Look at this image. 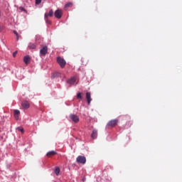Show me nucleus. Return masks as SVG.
<instances>
[{
	"instance_id": "1",
	"label": "nucleus",
	"mask_w": 182,
	"mask_h": 182,
	"mask_svg": "<svg viewBox=\"0 0 182 182\" xmlns=\"http://www.w3.org/2000/svg\"><path fill=\"white\" fill-rule=\"evenodd\" d=\"M57 63L60 66V68H62V69L66 66V60H65V59L62 58L61 57L57 58Z\"/></svg>"
},
{
	"instance_id": "2",
	"label": "nucleus",
	"mask_w": 182,
	"mask_h": 182,
	"mask_svg": "<svg viewBox=\"0 0 182 182\" xmlns=\"http://www.w3.org/2000/svg\"><path fill=\"white\" fill-rule=\"evenodd\" d=\"M118 123H119V120L112 119L107 123V126L108 127H116V126H117Z\"/></svg>"
},
{
	"instance_id": "3",
	"label": "nucleus",
	"mask_w": 182,
	"mask_h": 182,
	"mask_svg": "<svg viewBox=\"0 0 182 182\" xmlns=\"http://www.w3.org/2000/svg\"><path fill=\"white\" fill-rule=\"evenodd\" d=\"M76 161L80 164H86V157L83 156H78L76 159Z\"/></svg>"
},
{
	"instance_id": "4",
	"label": "nucleus",
	"mask_w": 182,
	"mask_h": 182,
	"mask_svg": "<svg viewBox=\"0 0 182 182\" xmlns=\"http://www.w3.org/2000/svg\"><path fill=\"white\" fill-rule=\"evenodd\" d=\"M63 14V13L62 12V10L58 9L55 11L54 16L55 18H57V19H60V18H62Z\"/></svg>"
},
{
	"instance_id": "5",
	"label": "nucleus",
	"mask_w": 182,
	"mask_h": 182,
	"mask_svg": "<svg viewBox=\"0 0 182 182\" xmlns=\"http://www.w3.org/2000/svg\"><path fill=\"white\" fill-rule=\"evenodd\" d=\"M46 53H48V46H44L41 50H40V55L42 56H46Z\"/></svg>"
},
{
	"instance_id": "6",
	"label": "nucleus",
	"mask_w": 182,
	"mask_h": 182,
	"mask_svg": "<svg viewBox=\"0 0 182 182\" xmlns=\"http://www.w3.org/2000/svg\"><path fill=\"white\" fill-rule=\"evenodd\" d=\"M21 105L23 109H29V107H31V105L28 101H23Z\"/></svg>"
},
{
	"instance_id": "7",
	"label": "nucleus",
	"mask_w": 182,
	"mask_h": 182,
	"mask_svg": "<svg viewBox=\"0 0 182 182\" xmlns=\"http://www.w3.org/2000/svg\"><path fill=\"white\" fill-rule=\"evenodd\" d=\"M70 117L71 120H73V122H74L75 123H77L79 122V117H77V115L71 114Z\"/></svg>"
},
{
	"instance_id": "8",
	"label": "nucleus",
	"mask_w": 182,
	"mask_h": 182,
	"mask_svg": "<svg viewBox=\"0 0 182 182\" xmlns=\"http://www.w3.org/2000/svg\"><path fill=\"white\" fill-rule=\"evenodd\" d=\"M53 16V10L50 9L48 13H46L44 17L46 18H52Z\"/></svg>"
},
{
	"instance_id": "9",
	"label": "nucleus",
	"mask_w": 182,
	"mask_h": 182,
	"mask_svg": "<svg viewBox=\"0 0 182 182\" xmlns=\"http://www.w3.org/2000/svg\"><path fill=\"white\" fill-rule=\"evenodd\" d=\"M14 117L16 120H19V114H21V112L18 109H15L14 111Z\"/></svg>"
},
{
	"instance_id": "10",
	"label": "nucleus",
	"mask_w": 182,
	"mask_h": 182,
	"mask_svg": "<svg viewBox=\"0 0 182 182\" xmlns=\"http://www.w3.org/2000/svg\"><path fill=\"white\" fill-rule=\"evenodd\" d=\"M23 62L26 65H29L31 63V57L29 55H26L23 58Z\"/></svg>"
},
{
	"instance_id": "11",
	"label": "nucleus",
	"mask_w": 182,
	"mask_h": 182,
	"mask_svg": "<svg viewBox=\"0 0 182 182\" xmlns=\"http://www.w3.org/2000/svg\"><path fill=\"white\" fill-rule=\"evenodd\" d=\"M56 154H58V153H56V151H50L47 153L46 156L47 157H53V156H56Z\"/></svg>"
},
{
	"instance_id": "12",
	"label": "nucleus",
	"mask_w": 182,
	"mask_h": 182,
	"mask_svg": "<svg viewBox=\"0 0 182 182\" xmlns=\"http://www.w3.org/2000/svg\"><path fill=\"white\" fill-rule=\"evenodd\" d=\"M86 99L88 105H90V102H92L90 92L86 93Z\"/></svg>"
},
{
	"instance_id": "13",
	"label": "nucleus",
	"mask_w": 182,
	"mask_h": 182,
	"mask_svg": "<svg viewBox=\"0 0 182 182\" xmlns=\"http://www.w3.org/2000/svg\"><path fill=\"white\" fill-rule=\"evenodd\" d=\"M91 137H92V139H97V130H96V129L92 130Z\"/></svg>"
},
{
	"instance_id": "14",
	"label": "nucleus",
	"mask_w": 182,
	"mask_h": 182,
	"mask_svg": "<svg viewBox=\"0 0 182 182\" xmlns=\"http://www.w3.org/2000/svg\"><path fill=\"white\" fill-rule=\"evenodd\" d=\"M75 82H76V77H73L72 78L68 80V83H69V85H75Z\"/></svg>"
},
{
	"instance_id": "15",
	"label": "nucleus",
	"mask_w": 182,
	"mask_h": 182,
	"mask_svg": "<svg viewBox=\"0 0 182 182\" xmlns=\"http://www.w3.org/2000/svg\"><path fill=\"white\" fill-rule=\"evenodd\" d=\"M72 6H73V3L68 2L65 5V9H68V8H72Z\"/></svg>"
},
{
	"instance_id": "16",
	"label": "nucleus",
	"mask_w": 182,
	"mask_h": 182,
	"mask_svg": "<svg viewBox=\"0 0 182 182\" xmlns=\"http://www.w3.org/2000/svg\"><path fill=\"white\" fill-rule=\"evenodd\" d=\"M28 48H30V49H36V45L35 43H30L28 44Z\"/></svg>"
},
{
	"instance_id": "17",
	"label": "nucleus",
	"mask_w": 182,
	"mask_h": 182,
	"mask_svg": "<svg viewBox=\"0 0 182 182\" xmlns=\"http://www.w3.org/2000/svg\"><path fill=\"white\" fill-rule=\"evenodd\" d=\"M54 173L56 176H59V173H60V168L59 167H55Z\"/></svg>"
},
{
	"instance_id": "18",
	"label": "nucleus",
	"mask_w": 182,
	"mask_h": 182,
	"mask_svg": "<svg viewBox=\"0 0 182 182\" xmlns=\"http://www.w3.org/2000/svg\"><path fill=\"white\" fill-rule=\"evenodd\" d=\"M44 19H45L46 22L48 25H50V23H52V21H50V20H49V17H45V16H44Z\"/></svg>"
},
{
	"instance_id": "19",
	"label": "nucleus",
	"mask_w": 182,
	"mask_h": 182,
	"mask_svg": "<svg viewBox=\"0 0 182 182\" xmlns=\"http://www.w3.org/2000/svg\"><path fill=\"white\" fill-rule=\"evenodd\" d=\"M14 33L16 36V41H19V34H18V32L16 31H14Z\"/></svg>"
},
{
	"instance_id": "20",
	"label": "nucleus",
	"mask_w": 182,
	"mask_h": 182,
	"mask_svg": "<svg viewBox=\"0 0 182 182\" xmlns=\"http://www.w3.org/2000/svg\"><path fill=\"white\" fill-rule=\"evenodd\" d=\"M77 97L78 99H83V97H82V93L81 92H78L77 95Z\"/></svg>"
},
{
	"instance_id": "21",
	"label": "nucleus",
	"mask_w": 182,
	"mask_h": 182,
	"mask_svg": "<svg viewBox=\"0 0 182 182\" xmlns=\"http://www.w3.org/2000/svg\"><path fill=\"white\" fill-rule=\"evenodd\" d=\"M20 11H22L23 12H26V10L25 9V8L20 6L19 7Z\"/></svg>"
},
{
	"instance_id": "22",
	"label": "nucleus",
	"mask_w": 182,
	"mask_h": 182,
	"mask_svg": "<svg viewBox=\"0 0 182 182\" xmlns=\"http://www.w3.org/2000/svg\"><path fill=\"white\" fill-rule=\"evenodd\" d=\"M42 2V0H36V5H39Z\"/></svg>"
},
{
	"instance_id": "23",
	"label": "nucleus",
	"mask_w": 182,
	"mask_h": 182,
	"mask_svg": "<svg viewBox=\"0 0 182 182\" xmlns=\"http://www.w3.org/2000/svg\"><path fill=\"white\" fill-rule=\"evenodd\" d=\"M18 130L21 132V133H23L24 130L23 128H18Z\"/></svg>"
},
{
	"instance_id": "24",
	"label": "nucleus",
	"mask_w": 182,
	"mask_h": 182,
	"mask_svg": "<svg viewBox=\"0 0 182 182\" xmlns=\"http://www.w3.org/2000/svg\"><path fill=\"white\" fill-rule=\"evenodd\" d=\"M16 55H18V51H15L14 53H13V57L15 58L16 56Z\"/></svg>"
}]
</instances>
